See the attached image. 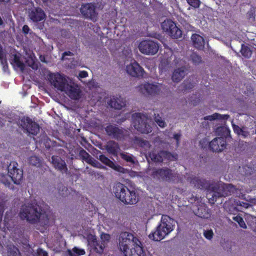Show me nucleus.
I'll return each mask as SVG.
<instances>
[{"label":"nucleus","mask_w":256,"mask_h":256,"mask_svg":"<svg viewBox=\"0 0 256 256\" xmlns=\"http://www.w3.org/2000/svg\"><path fill=\"white\" fill-rule=\"evenodd\" d=\"M88 242L92 245L98 253L101 254L103 252L104 244L102 241L97 240L95 236L90 234L88 236Z\"/></svg>","instance_id":"obj_22"},{"label":"nucleus","mask_w":256,"mask_h":256,"mask_svg":"<svg viewBox=\"0 0 256 256\" xmlns=\"http://www.w3.org/2000/svg\"><path fill=\"white\" fill-rule=\"evenodd\" d=\"M204 237H205L206 239H208V230H204Z\"/></svg>","instance_id":"obj_63"},{"label":"nucleus","mask_w":256,"mask_h":256,"mask_svg":"<svg viewBox=\"0 0 256 256\" xmlns=\"http://www.w3.org/2000/svg\"><path fill=\"white\" fill-rule=\"evenodd\" d=\"M180 136L181 134L178 133L174 134V138L176 140L178 144H179Z\"/></svg>","instance_id":"obj_56"},{"label":"nucleus","mask_w":256,"mask_h":256,"mask_svg":"<svg viewBox=\"0 0 256 256\" xmlns=\"http://www.w3.org/2000/svg\"><path fill=\"white\" fill-rule=\"evenodd\" d=\"M176 175L172 169L167 167L154 168L152 174L154 178L166 182L174 180L176 177Z\"/></svg>","instance_id":"obj_7"},{"label":"nucleus","mask_w":256,"mask_h":256,"mask_svg":"<svg viewBox=\"0 0 256 256\" xmlns=\"http://www.w3.org/2000/svg\"><path fill=\"white\" fill-rule=\"evenodd\" d=\"M0 62L2 65H5L6 68H8L7 59L6 54H4V56H2V58H0Z\"/></svg>","instance_id":"obj_52"},{"label":"nucleus","mask_w":256,"mask_h":256,"mask_svg":"<svg viewBox=\"0 0 256 256\" xmlns=\"http://www.w3.org/2000/svg\"><path fill=\"white\" fill-rule=\"evenodd\" d=\"M68 253L70 256H80L84 255L85 251L84 249L74 247L72 250H68Z\"/></svg>","instance_id":"obj_35"},{"label":"nucleus","mask_w":256,"mask_h":256,"mask_svg":"<svg viewBox=\"0 0 256 256\" xmlns=\"http://www.w3.org/2000/svg\"><path fill=\"white\" fill-rule=\"evenodd\" d=\"M49 80L55 88L61 92L65 90L68 84L66 77L58 72L50 74Z\"/></svg>","instance_id":"obj_13"},{"label":"nucleus","mask_w":256,"mask_h":256,"mask_svg":"<svg viewBox=\"0 0 256 256\" xmlns=\"http://www.w3.org/2000/svg\"><path fill=\"white\" fill-rule=\"evenodd\" d=\"M226 142L223 138H217L209 142V148L213 152H219L226 148Z\"/></svg>","instance_id":"obj_20"},{"label":"nucleus","mask_w":256,"mask_h":256,"mask_svg":"<svg viewBox=\"0 0 256 256\" xmlns=\"http://www.w3.org/2000/svg\"><path fill=\"white\" fill-rule=\"evenodd\" d=\"M29 17L34 22H38L46 18V14L42 8L39 7L32 8L29 9Z\"/></svg>","instance_id":"obj_17"},{"label":"nucleus","mask_w":256,"mask_h":256,"mask_svg":"<svg viewBox=\"0 0 256 256\" xmlns=\"http://www.w3.org/2000/svg\"><path fill=\"white\" fill-rule=\"evenodd\" d=\"M154 120L156 124L158 125V126L160 128H163L166 126L165 122L162 120V118L159 116V114L156 116V114H154Z\"/></svg>","instance_id":"obj_41"},{"label":"nucleus","mask_w":256,"mask_h":256,"mask_svg":"<svg viewBox=\"0 0 256 256\" xmlns=\"http://www.w3.org/2000/svg\"><path fill=\"white\" fill-rule=\"evenodd\" d=\"M162 30L172 38H178L182 36V31L171 20H166L161 24Z\"/></svg>","instance_id":"obj_8"},{"label":"nucleus","mask_w":256,"mask_h":256,"mask_svg":"<svg viewBox=\"0 0 256 256\" xmlns=\"http://www.w3.org/2000/svg\"><path fill=\"white\" fill-rule=\"evenodd\" d=\"M233 186L231 184H216L214 186L209 184V194L212 196L211 200L209 198V203H214L216 197L226 196L232 191Z\"/></svg>","instance_id":"obj_4"},{"label":"nucleus","mask_w":256,"mask_h":256,"mask_svg":"<svg viewBox=\"0 0 256 256\" xmlns=\"http://www.w3.org/2000/svg\"><path fill=\"white\" fill-rule=\"evenodd\" d=\"M183 89L184 92L190 90L194 87V84L188 80H184L182 83Z\"/></svg>","instance_id":"obj_42"},{"label":"nucleus","mask_w":256,"mask_h":256,"mask_svg":"<svg viewBox=\"0 0 256 256\" xmlns=\"http://www.w3.org/2000/svg\"><path fill=\"white\" fill-rule=\"evenodd\" d=\"M191 40L194 48L198 50H202L204 48L205 42L202 36L200 34H192Z\"/></svg>","instance_id":"obj_23"},{"label":"nucleus","mask_w":256,"mask_h":256,"mask_svg":"<svg viewBox=\"0 0 256 256\" xmlns=\"http://www.w3.org/2000/svg\"><path fill=\"white\" fill-rule=\"evenodd\" d=\"M190 58L192 62L195 64H198L202 62L201 57L194 52L191 54Z\"/></svg>","instance_id":"obj_43"},{"label":"nucleus","mask_w":256,"mask_h":256,"mask_svg":"<svg viewBox=\"0 0 256 256\" xmlns=\"http://www.w3.org/2000/svg\"><path fill=\"white\" fill-rule=\"evenodd\" d=\"M160 154L162 156V161L164 159L170 161L176 160L178 157L176 154H172L167 150H160Z\"/></svg>","instance_id":"obj_33"},{"label":"nucleus","mask_w":256,"mask_h":256,"mask_svg":"<svg viewBox=\"0 0 256 256\" xmlns=\"http://www.w3.org/2000/svg\"><path fill=\"white\" fill-rule=\"evenodd\" d=\"M5 54L2 46L0 44V58H2V56H4Z\"/></svg>","instance_id":"obj_61"},{"label":"nucleus","mask_w":256,"mask_h":256,"mask_svg":"<svg viewBox=\"0 0 256 256\" xmlns=\"http://www.w3.org/2000/svg\"><path fill=\"white\" fill-rule=\"evenodd\" d=\"M142 92L148 96H154L160 94L161 88L159 85L146 82L140 86Z\"/></svg>","instance_id":"obj_16"},{"label":"nucleus","mask_w":256,"mask_h":256,"mask_svg":"<svg viewBox=\"0 0 256 256\" xmlns=\"http://www.w3.org/2000/svg\"><path fill=\"white\" fill-rule=\"evenodd\" d=\"M20 54H12L10 59V63L14 66H16L20 68L21 70H24L25 68L24 63L20 60Z\"/></svg>","instance_id":"obj_26"},{"label":"nucleus","mask_w":256,"mask_h":256,"mask_svg":"<svg viewBox=\"0 0 256 256\" xmlns=\"http://www.w3.org/2000/svg\"><path fill=\"white\" fill-rule=\"evenodd\" d=\"M38 253L40 256H48V252L42 248H38Z\"/></svg>","instance_id":"obj_53"},{"label":"nucleus","mask_w":256,"mask_h":256,"mask_svg":"<svg viewBox=\"0 0 256 256\" xmlns=\"http://www.w3.org/2000/svg\"><path fill=\"white\" fill-rule=\"evenodd\" d=\"M80 12L86 18L90 20L93 22L97 20L98 13L96 11V6L94 4L86 3L82 4Z\"/></svg>","instance_id":"obj_12"},{"label":"nucleus","mask_w":256,"mask_h":256,"mask_svg":"<svg viewBox=\"0 0 256 256\" xmlns=\"http://www.w3.org/2000/svg\"><path fill=\"white\" fill-rule=\"evenodd\" d=\"M200 146L202 149H203V150L206 151L207 148L208 147V138L206 137L202 140H200Z\"/></svg>","instance_id":"obj_45"},{"label":"nucleus","mask_w":256,"mask_h":256,"mask_svg":"<svg viewBox=\"0 0 256 256\" xmlns=\"http://www.w3.org/2000/svg\"><path fill=\"white\" fill-rule=\"evenodd\" d=\"M63 92L72 100H78L80 98L81 90L77 85L72 86L68 84Z\"/></svg>","instance_id":"obj_19"},{"label":"nucleus","mask_w":256,"mask_h":256,"mask_svg":"<svg viewBox=\"0 0 256 256\" xmlns=\"http://www.w3.org/2000/svg\"><path fill=\"white\" fill-rule=\"evenodd\" d=\"M132 124L134 128L142 134H149L152 131V126L148 123L146 116L141 113L132 114Z\"/></svg>","instance_id":"obj_5"},{"label":"nucleus","mask_w":256,"mask_h":256,"mask_svg":"<svg viewBox=\"0 0 256 256\" xmlns=\"http://www.w3.org/2000/svg\"><path fill=\"white\" fill-rule=\"evenodd\" d=\"M19 216L31 224H36V228L44 232L50 226V218L46 212L36 204H28L22 206Z\"/></svg>","instance_id":"obj_1"},{"label":"nucleus","mask_w":256,"mask_h":256,"mask_svg":"<svg viewBox=\"0 0 256 256\" xmlns=\"http://www.w3.org/2000/svg\"><path fill=\"white\" fill-rule=\"evenodd\" d=\"M136 240H139L136 237L130 232H122L118 237V247L124 254L129 250L130 246L132 244L133 246L136 244Z\"/></svg>","instance_id":"obj_6"},{"label":"nucleus","mask_w":256,"mask_h":256,"mask_svg":"<svg viewBox=\"0 0 256 256\" xmlns=\"http://www.w3.org/2000/svg\"><path fill=\"white\" fill-rule=\"evenodd\" d=\"M112 190L115 197L125 204H134L139 200L138 195L134 190L129 188L121 182L115 183Z\"/></svg>","instance_id":"obj_2"},{"label":"nucleus","mask_w":256,"mask_h":256,"mask_svg":"<svg viewBox=\"0 0 256 256\" xmlns=\"http://www.w3.org/2000/svg\"><path fill=\"white\" fill-rule=\"evenodd\" d=\"M52 162L54 168L62 173L67 172L68 168L66 162L60 156H52Z\"/></svg>","instance_id":"obj_21"},{"label":"nucleus","mask_w":256,"mask_h":256,"mask_svg":"<svg viewBox=\"0 0 256 256\" xmlns=\"http://www.w3.org/2000/svg\"><path fill=\"white\" fill-rule=\"evenodd\" d=\"M73 55H74L73 53L72 52H70V51H66V52H63V54H62V57H64V56H72Z\"/></svg>","instance_id":"obj_59"},{"label":"nucleus","mask_w":256,"mask_h":256,"mask_svg":"<svg viewBox=\"0 0 256 256\" xmlns=\"http://www.w3.org/2000/svg\"><path fill=\"white\" fill-rule=\"evenodd\" d=\"M232 128L234 132L237 134L238 135L240 134V132H242V128H240L238 126L235 125L234 124H232Z\"/></svg>","instance_id":"obj_51"},{"label":"nucleus","mask_w":256,"mask_h":256,"mask_svg":"<svg viewBox=\"0 0 256 256\" xmlns=\"http://www.w3.org/2000/svg\"><path fill=\"white\" fill-rule=\"evenodd\" d=\"M88 76V73L85 70L80 71L79 72L78 76L80 78H85Z\"/></svg>","instance_id":"obj_55"},{"label":"nucleus","mask_w":256,"mask_h":256,"mask_svg":"<svg viewBox=\"0 0 256 256\" xmlns=\"http://www.w3.org/2000/svg\"><path fill=\"white\" fill-rule=\"evenodd\" d=\"M29 162L30 164L36 166L40 164V160L37 156H32L30 158Z\"/></svg>","instance_id":"obj_46"},{"label":"nucleus","mask_w":256,"mask_h":256,"mask_svg":"<svg viewBox=\"0 0 256 256\" xmlns=\"http://www.w3.org/2000/svg\"><path fill=\"white\" fill-rule=\"evenodd\" d=\"M18 164L16 162H11L8 166V174L14 184H20L23 178V170L18 168Z\"/></svg>","instance_id":"obj_11"},{"label":"nucleus","mask_w":256,"mask_h":256,"mask_svg":"<svg viewBox=\"0 0 256 256\" xmlns=\"http://www.w3.org/2000/svg\"><path fill=\"white\" fill-rule=\"evenodd\" d=\"M238 224L241 228H246V226L243 220H241L240 222L238 223Z\"/></svg>","instance_id":"obj_60"},{"label":"nucleus","mask_w":256,"mask_h":256,"mask_svg":"<svg viewBox=\"0 0 256 256\" xmlns=\"http://www.w3.org/2000/svg\"><path fill=\"white\" fill-rule=\"evenodd\" d=\"M19 124L28 134L36 136L40 132L38 124L28 116L22 117L19 121Z\"/></svg>","instance_id":"obj_9"},{"label":"nucleus","mask_w":256,"mask_h":256,"mask_svg":"<svg viewBox=\"0 0 256 256\" xmlns=\"http://www.w3.org/2000/svg\"><path fill=\"white\" fill-rule=\"evenodd\" d=\"M222 118V116L217 113H215L212 115L209 116L208 118L209 120H217V119H221Z\"/></svg>","instance_id":"obj_50"},{"label":"nucleus","mask_w":256,"mask_h":256,"mask_svg":"<svg viewBox=\"0 0 256 256\" xmlns=\"http://www.w3.org/2000/svg\"><path fill=\"white\" fill-rule=\"evenodd\" d=\"M256 16V8L251 7L246 14V17L250 22H254Z\"/></svg>","instance_id":"obj_37"},{"label":"nucleus","mask_w":256,"mask_h":256,"mask_svg":"<svg viewBox=\"0 0 256 256\" xmlns=\"http://www.w3.org/2000/svg\"><path fill=\"white\" fill-rule=\"evenodd\" d=\"M127 73L132 77L142 78L145 74L144 68L136 60L126 66Z\"/></svg>","instance_id":"obj_15"},{"label":"nucleus","mask_w":256,"mask_h":256,"mask_svg":"<svg viewBox=\"0 0 256 256\" xmlns=\"http://www.w3.org/2000/svg\"><path fill=\"white\" fill-rule=\"evenodd\" d=\"M148 156L150 158L151 160L154 162H162V156L160 154V151L158 152L152 151L149 152Z\"/></svg>","instance_id":"obj_34"},{"label":"nucleus","mask_w":256,"mask_h":256,"mask_svg":"<svg viewBox=\"0 0 256 256\" xmlns=\"http://www.w3.org/2000/svg\"><path fill=\"white\" fill-rule=\"evenodd\" d=\"M196 214L198 217L204 218H208V208L206 204L199 206L198 207V210Z\"/></svg>","instance_id":"obj_32"},{"label":"nucleus","mask_w":256,"mask_h":256,"mask_svg":"<svg viewBox=\"0 0 256 256\" xmlns=\"http://www.w3.org/2000/svg\"><path fill=\"white\" fill-rule=\"evenodd\" d=\"M134 144L138 146H139L145 150L149 149L151 146V145L148 140H144L142 138L136 136L134 138Z\"/></svg>","instance_id":"obj_30"},{"label":"nucleus","mask_w":256,"mask_h":256,"mask_svg":"<svg viewBox=\"0 0 256 256\" xmlns=\"http://www.w3.org/2000/svg\"><path fill=\"white\" fill-rule=\"evenodd\" d=\"M79 156L82 160L86 161L88 164L90 162L92 157L84 149L81 148L79 152Z\"/></svg>","instance_id":"obj_36"},{"label":"nucleus","mask_w":256,"mask_h":256,"mask_svg":"<svg viewBox=\"0 0 256 256\" xmlns=\"http://www.w3.org/2000/svg\"><path fill=\"white\" fill-rule=\"evenodd\" d=\"M104 237L106 240H108L110 238V236L108 234H104Z\"/></svg>","instance_id":"obj_64"},{"label":"nucleus","mask_w":256,"mask_h":256,"mask_svg":"<svg viewBox=\"0 0 256 256\" xmlns=\"http://www.w3.org/2000/svg\"><path fill=\"white\" fill-rule=\"evenodd\" d=\"M30 30V28L28 27V25L24 24L22 28V32L24 34H28V33L29 32Z\"/></svg>","instance_id":"obj_54"},{"label":"nucleus","mask_w":256,"mask_h":256,"mask_svg":"<svg viewBox=\"0 0 256 256\" xmlns=\"http://www.w3.org/2000/svg\"><path fill=\"white\" fill-rule=\"evenodd\" d=\"M186 72L184 68H180L176 69L173 72L172 78L176 82H180L185 76Z\"/></svg>","instance_id":"obj_28"},{"label":"nucleus","mask_w":256,"mask_h":256,"mask_svg":"<svg viewBox=\"0 0 256 256\" xmlns=\"http://www.w3.org/2000/svg\"><path fill=\"white\" fill-rule=\"evenodd\" d=\"M120 156L121 158L125 161L132 164L134 163V160L132 154H130L128 153L122 152L120 154Z\"/></svg>","instance_id":"obj_38"},{"label":"nucleus","mask_w":256,"mask_h":256,"mask_svg":"<svg viewBox=\"0 0 256 256\" xmlns=\"http://www.w3.org/2000/svg\"><path fill=\"white\" fill-rule=\"evenodd\" d=\"M124 255V256H146V252L140 240H136L134 248L130 249L126 254Z\"/></svg>","instance_id":"obj_18"},{"label":"nucleus","mask_w":256,"mask_h":256,"mask_svg":"<svg viewBox=\"0 0 256 256\" xmlns=\"http://www.w3.org/2000/svg\"><path fill=\"white\" fill-rule=\"evenodd\" d=\"M159 47L157 42L152 40H144L140 43L138 49L143 54L152 56L158 52Z\"/></svg>","instance_id":"obj_10"},{"label":"nucleus","mask_w":256,"mask_h":256,"mask_svg":"<svg viewBox=\"0 0 256 256\" xmlns=\"http://www.w3.org/2000/svg\"><path fill=\"white\" fill-rule=\"evenodd\" d=\"M175 226V221L167 215H162L160 223L156 226V230L148 236L150 238L155 241L164 239L172 232Z\"/></svg>","instance_id":"obj_3"},{"label":"nucleus","mask_w":256,"mask_h":256,"mask_svg":"<svg viewBox=\"0 0 256 256\" xmlns=\"http://www.w3.org/2000/svg\"><path fill=\"white\" fill-rule=\"evenodd\" d=\"M187 2L192 6L196 8L200 5V0H186Z\"/></svg>","instance_id":"obj_48"},{"label":"nucleus","mask_w":256,"mask_h":256,"mask_svg":"<svg viewBox=\"0 0 256 256\" xmlns=\"http://www.w3.org/2000/svg\"><path fill=\"white\" fill-rule=\"evenodd\" d=\"M106 149L109 154L116 156L120 150V148L118 142L114 140H110L106 146Z\"/></svg>","instance_id":"obj_24"},{"label":"nucleus","mask_w":256,"mask_h":256,"mask_svg":"<svg viewBox=\"0 0 256 256\" xmlns=\"http://www.w3.org/2000/svg\"><path fill=\"white\" fill-rule=\"evenodd\" d=\"M104 130L106 134L112 138L117 140L124 139V130L122 128H119L114 124H108L105 127Z\"/></svg>","instance_id":"obj_14"},{"label":"nucleus","mask_w":256,"mask_h":256,"mask_svg":"<svg viewBox=\"0 0 256 256\" xmlns=\"http://www.w3.org/2000/svg\"><path fill=\"white\" fill-rule=\"evenodd\" d=\"M190 183L194 187L198 188L208 190V184L205 180L200 179L197 177L194 176L191 178Z\"/></svg>","instance_id":"obj_27"},{"label":"nucleus","mask_w":256,"mask_h":256,"mask_svg":"<svg viewBox=\"0 0 256 256\" xmlns=\"http://www.w3.org/2000/svg\"><path fill=\"white\" fill-rule=\"evenodd\" d=\"M201 99L202 98L200 96H194L190 98V99L188 100V102L190 104L194 106H196L200 102Z\"/></svg>","instance_id":"obj_40"},{"label":"nucleus","mask_w":256,"mask_h":256,"mask_svg":"<svg viewBox=\"0 0 256 256\" xmlns=\"http://www.w3.org/2000/svg\"><path fill=\"white\" fill-rule=\"evenodd\" d=\"M240 52L242 55L245 58H249L250 56L252 54V52L250 49L248 47L244 46V44L242 45V48Z\"/></svg>","instance_id":"obj_39"},{"label":"nucleus","mask_w":256,"mask_h":256,"mask_svg":"<svg viewBox=\"0 0 256 256\" xmlns=\"http://www.w3.org/2000/svg\"><path fill=\"white\" fill-rule=\"evenodd\" d=\"M1 182L6 187L9 188L10 190H14V186L12 184L6 176H2Z\"/></svg>","instance_id":"obj_44"},{"label":"nucleus","mask_w":256,"mask_h":256,"mask_svg":"<svg viewBox=\"0 0 256 256\" xmlns=\"http://www.w3.org/2000/svg\"><path fill=\"white\" fill-rule=\"evenodd\" d=\"M108 104L116 110H121L126 105L125 102L120 96L119 98L113 96L108 102Z\"/></svg>","instance_id":"obj_25"},{"label":"nucleus","mask_w":256,"mask_h":256,"mask_svg":"<svg viewBox=\"0 0 256 256\" xmlns=\"http://www.w3.org/2000/svg\"><path fill=\"white\" fill-rule=\"evenodd\" d=\"M6 249L8 256H22L18 248L12 244H8Z\"/></svg>","instance_id":"obj_31"},{"label":"nucleus","mask_w":256,"mask_h":256,"mask_svg":"<svg viewBox=\"0 0 256 256\" xmlns=\"http://www.w3.org/2000/svg\"><path fill=\"white\" fill-rule=\"evenodd\" d=\"M4 208V204L1 202H0V214L3 213Z\"/></svg>","instance_id":"obj_62"},{"label":"nucleus","mask_w":256,"mask_h":256,"mask_svg":"<svg viewBox=\"0 0 256 256\" xmlns=\"http://www.w3.org/2000/svg\"><path fill=\"white\" fill-rule=\"evenodd\" d=\"M233 220L236 222L238 224L240 223V222L241 220H242L243 219L242 218V217H240V216H234L233 218Z\"/></svg>","instance_id":"obj_57"},{"label":"nucleus","mask_w":256,"mask_h":256,"mask_svg":"<svg viewBox=\"0 0 256 256\" xmlns=\"http://www.w3.org/2000/svg\"><path fill=\"white\" fill-rule=\"evenodd\" d=\"M249 134L248 132L244 130L243 129L242 130V132H240V136H242L244 138H246L248 136Z\"/></svg>","instance_id":"obj_58"},{"label":"nucleus","mask_w":256,"mask_h":256,"mask_svg":"<svg viewBox=\"0 0 256 256\" xmlns=\"http://www.w3.org/2000/svg\"><path fill=\"white\" fill-rule=\"evenodd\" d=\"M100 160L106 164V166L112 168L114 170H118L119 171H121L120 170H124V168L120 166H118V168L116 166H115L114 162L112 161L110 159H109L108 157H106L104 154H100L99 156Z\"/></svg>","instance_id":"obj_29"},{"label":"nucleus","mask_w":256,"mask_h":256,"mask_svg":"<svg viewBox=\"0 0 256 256\" xmlns=\"http://www.w3.org/2000/svg\"><path fill=\"white\" fill-rule=\"evenodd\" d=\"M250 203L248 202H243L240 203V206L246 208H248L250 206H252V205L256 204V198H253L250 200Z\"/></svg>","instance_id":"obj_47"},{"label":"nucleus","mask_w":256,"mask_h":256,"mask_svg":"<svg viewBox=\"0 0 256 256\" xmlns=\"http://www.w3.org/2000/svg\"><path fill=\"white\" fill-rule=\"evenodd\" d=\"M88 164L92 165V166L98 168H102V166L100 162H99L98 160H94L92 158L90 162L88 163Z\"/></svg>","instance_id":"obj_49"}]
</instances>
